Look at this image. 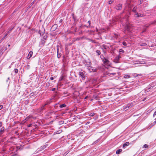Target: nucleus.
<instances>
[{
  "label": "nucleus",
  "mask_w": 156,
  "mask_h": 156,
  "mask_svg": "<svg viewBox=\"0 0 156 156\" xmlns=\"http://www.w3.org/2000/svg\"><path fill=\"white\" fill-rule=\"evenodd\" d=\"M100 140V139H98L97 140H96V141H95L94 143L93 144H96V143H97V142H98Z\"/></svg>",
  "instance_id": "obj_28"
},
{
  "label": "nucleus",
  "mask_w": 156,
  "mask_h": 156,
  "mask_svg": "<svg viewBox=\"0 0 156 156\" xmlns=\"http://www.w3.org/2000/svg\"><path fill=\"white\" fill-rule=\"evenodd\" d=\"M122 151V150L121 149H119L116 151L117 154H119Z\"/></svg>",
  "instance_id": "obj_14"
},
{
  "label": "nucleus",
  "mask_w": 156,
  "mask_h": 156,
  "mask_svg": "<svg viewBox=\"0 0 156 156\" xmlns=\"http://www.w3.org/2000/svg\"><path fill=\"white\" fill-rule=\"evenodd\" d=\"M111 74L112 75H115L116 74V73H110V75H111Z\"/></svg>",
  "instance_id": "obj_44"
},
{
  "label": "nucleus",
  "mask_w": 156,
  "mask_h": 156,
  "mask_svg": "<svg viewBox=\"0 0 156 156\" xmlns=\"http://www.w3.org/2000/svg\"><path fill=\"white\" fill-rule=\"evenodd\" d=\"M27 66H28V67H30V66H29V65H27Z\"/></svg>",
  "instance_id": "obj_52"
},
{
  "label": "nucleus",
  "mask_w": 156,
  "mask_h": 156,
  "mask_svg": "<svg viewBox=\"0 0 156 156\" xmlns=\"http://www.w3.org/2000/svg\"><path fill=\"white\" fill-rule=\"evenodd\" d=\"M80 76L82 78L83 80H84L85 79V76H84V74L82 72H80L79 73Z\"/></svg>",
  "instance_id": "obj_7"
},
{
  "label": "nucleus",
  "mask_w": 156,
  "mask_h": 156,
  "mask_svg": "<svg viewBox=\"0 0 156 156\" xmlns=\"http://www.w3.org/2000/svg\"><path fill=\"white\" fill-rule=\"evenodd\" d=\"M55 90V88H53L52 89V91H54Z\"/></svg>",
  "instance_id": "obj_47"
},
{
  "label": "nucleus",
  "mask_w": 156,
  "mask_h": 156,
  "mask_svg": "<svg viewBox=\"0 0 156 156\" xmlns=\"http://www.w3.org/2000/svg\"><path fill=\"white\" fill-rule=\"evenodd\" d=\"M29 117H27L25 119V121H27L28 119H29Z\"/></svg>",
  "instance_id": "obj_38"
},
{
  "label": "nucleus",
  "mask_w": 156,
  "mask_h": 156,
  "mask_svg": "<svg viewBox=\"0 0 156 156\" xmlns=\"http://www.w3.org/2000/svg\"><path fill=\"white\" fill-rule=\"evenodd\" d=\"M119 51L120 53H124V51L122 49H120Z\"/></svg>",
  "instance_id": "obj_23"
},
{
  "label": "nucleus",
  "mask_w": 156,
  "mask_h": 156,
  "mask_svg": "<svg viewBox=\"0 0 156 156\" xmlns=\"http://www.w3.org/2000/svg\"><path fill=\"white\" fill-rule=\"evenodd\" d=\"M136 9L137 7H134L132 10V11L135 13H136Z\"/></svg>",
  "instance_id": "obj_16"
},
{
  "label": "nucleus",
  "mask_w": 156,
  "mask_h": 156,
  "mask_svg": "<svg viewBox=\"0 0 156 156\" xmlns=\"http://www.w3.org/2000/svg\"><path fill=\"white\" fill-rule=\"evenodd\" d=\"M48 83V85L49 84V83Z\"/></svg>",
  "instance_id": "obj_54"
},
{
  "label": "nucleus",
  "mask_w": 156,
  "mask_h": 156,
  "mask_svg": "<svg viewBox=\"0 0 156 156\" xmlns=\"http://www.w3.org/2000/svg\"><path fill=\"white\" fill-rule=\"evenodd\" d=\"M91 63L90 62H86V67L87 68L88 67H90V66H91Z\"/></svg>",
  "instance_id": "obj_13"
},
{
  "label": "nucleus",
  "mask_w": 156,
  "mask_h": 156,
  "mask_svg": "<svg viewBox=\"0 0 156 156\" xmlns=\"http://www.w3.org/2000/svg\"><path fill=\"white\" fill-rule=\"evenodd\" d=\"M46 147V145H44L41 147V150H43Z\"/></svg>",
  "instance_id": "obj_22"
},
{
  "label": "nucleus",
  "mask_w": 156,
  "mask_h": 156,
  "mask_svg": "<svg viewBox=\"0 0 156 156\" xmlns=\"http://www.w3.org/2000/svg\"><path fill=\"white\" fill-rule=\"evenodd\" d=\"M156 115V111L154 112L153 114V116H154Z\"/></svg>",
  "instance_id": "obj_41"
},
{
  "label": "nucleus",
  "mask_w": 156,
  "mask_h": 156,
  "mask_svg": "<svg viewBox=\"0 0 156 156\" xmlns=\"http://www.w3.org/2000/svg\"><path fill=\"white\" fill-rule=\"evenodd\" d=\"M100 58L102 59V61L104 60L105 58L104 57L103 55H101L100 56Z\"/></svg>",
  "instance_id": "obj_19"
},
{
  "label": "nucleus",
  "mask_w": 156,
  "mask_h": 156,
  "mask_svg": "<svg viewBox=\"0 0 156 156\" xmlns=\"http://www.w3.org/2000/svg\"><path fill=\"white\" fill-rule=\"evenodd\" d=\"M121 58V57L119 55L117 56L114 59V62L115 63H118L119 59Z\"/></svg>",
  "instance_id": "obj_6"
},
{
  "label": "nucleus",
  "mask_w": 156,
  "mask_h": 156,
  "mask_svg": "<svg viewBox=\"0 0 156 156\" xmlns=\"http://www.w3.org/2000/svg\"><path fill=\"white\" fill-rule=\"evenodd\" d=\"M129 144V142H127L125 143L123 145V148H125L126 146H128Z\"/></svg>",
  "instance_id": "obj_12"
},
{
  "label": "nucleus",
  "mask_w": 156,
  "mask_h": 156,
  "mask_svg": "<svg viewBox=\"0 0 156 156\" xmlns=\"http://www.w3.org/2000/svg\"><path fill=\"white\" fill-rule=\"evenodd\" d=\"M87 98V97H85V99H86V98Z\"/></svg>",
  "instance_id": "obj_53"
},
{
  "label": "nucleus",
  "mask_w": 156,
  "mask_h": 156,
  "mask_svg": "<svg viewBox=\"0 0 156 156\" xmlns=\"http://www.w3.org/2000/svg\"><path fill=\"white\" fill-rule=\"evenodd\" d=\"M122 44L124 46H126L127 45L125 41L122 42Z\"/></svg>",
  "instance_id": "obj_32"
},
{
  "label": "nucleus",
  "mask_w": 156,
  "mask_h": 156,
  "mask_svg": "<svg viewBox=\"0 0 156 156\" xmlns=\"http://www.w3.org/2000/svg\"><path fill=\"white\" fill-rule=\"evenodd\" d=\"M148 147V145L145 144L144 145V146L143 147H145V148H146V147Z\"/></svg>",
  "instance_id": "obj_33"
},
{
  "label": "nucleus",
  "mask_w": 156,
  "mask_h": 156,
  "mask_svg": "<svg viewBox=\"0 0 156 156\" xmlns=\"http://www.w3.org/2000/svg\"><path fill=\"white\" fill-rule=\"evenodd\" d=\"M108 48V47L105 44H103L101 46V48L102 49H107Z\"/></svg>",
  "instance_id": "obj_11"
},
{
  "label": "nucleus",
  "mask_w": 156,
  "mask_h": 156,
  "mask_svg": "<svg viewBox=\"0 0 156 156\" xmlns=\"http://www.w3.org/2000/svg\"><path fill=\"white\" fill-rule=\"evenodd\" d=\"M57 57L58 58H59L61 57V55L60 54H58Z\"/></svg>",
  "instance_id": "obj_36"
},
{
  "label": "nucleus",
  "mask_w": 156,
  "mask_h": 156,
  "mask_svg": "<svg viewBox=\"0 0 156 156\" xmlns=\"http://www.w3.org/2000/svg\"><path fill=\"white\" fill-rule=\"evenodd\" d=\"M134 16L135 17H143L144 15L143 14L138 13L136 12L134 14Z\"/></svg>",
  "instance_id": "obj_5"
},
{
  "label": "nucleus",
  "mask_w": 156,
  "mask_h": 156,
  "mask_svg": "<svg viewBox=\"0 0 156 156\" xmlns=\"http://www.w3.org/2000/svg\"><path fill=\"white\" fill-rule=\"evenodd\" d=\"M104 64L107 66H110L111 63L108 59L105 58L102 61Z\"/></svg>",
  "instance_id": "obj_3"
},
{
  "label": "nucleus",
  "mask_w": 156,
  "mask_h": 156,
  "mask_svg": "<svg viewBox=\"0 0 156 156\" xmlns=\"http://www.w3.org/2000/svg\"><path fill=\"white\" fill-rule=\"evenodd\" d=\"M87 23L89 24V26L87 27H88L90 26V21H88Z\"/></svg>",
  "instance_id": "obj_35"
},
{
  "label": "nucleus",
  "mask_w": 156,
  "mask_h": 156,
  "mask_svg": "<svg viewBox=\"0 0 156 156\" xmlns=\"http://www.w3.org/2000/svg\"><path fill=\"white\" fill-rule=\"evenodd\" d=\"M3 108V106L2 105H0V110H1Z\"/></svg>",
  "instance_id": "obj_43"
},
{
  "label": "nucleus",
  "mask_w": 156,
  "mask_h": 156,
  "mask_svg": "<svg viewBox=\"0 0 156 156\" xmlns=\"http://www.w3.org/2000/svg\"><path fill=\"white\" fill-rule=\"evenodd\" d=\"M66 105L65 104H63L62 105H60L59 107L60 108H62L64 107H66Z\"/></svg>",
  "instance_id": "obj_18"
},
{
  "label": "nucleus",
  "mask_w": 156,
  "mask_h": 156,
  "mask_svg": "<svg viewBox=\"0 0 156 156\" xmlns=\"http://www.w3.org/2000/svg\"><path fill=\"white\" fill-rule=\"evenodd\" d=\"M4 130V129L3 128H3H2L1 129V130H0V134H2Z\"/></svg>",
  "instance_id": "obj_24"
},
{
  "label": "nucleus",
  "mask_w": 156,
  "mask_h": 156,
  "mask_svg": "<svg viewBox=\"0 0 156 156\" xmlns=\"http://www.w3.org/2000/svg\"><path fill=\"white\" fill-rule=\"evenodd\" d=\"M32 126V124H29L28 125V127H31V126Z\"/></svg>",
  "instance_id": "obj_42"
},
{
  "label": "nucleus",
  "mask_w": 156,
  "mask_h": 156,
  "mask_svg": "<svg viewBox=\"0 0 156 156\" xmlns=\"http://www.w3.org/2000/svg\"><path fill=\"white\" fill-rule=\"evenodd\" d=\"M113 2V1L112 0H110L108 1V4H111Z\"/></svg>",
  "instance_id": "obj_34"
},
{
  "label": "nucleus",
  "mask_w": 156,
  "mask_h": 156,
  "mask_svg": "<svg viewBox=\"0 0 156 156\" xmlns=\"http://www.w3.org/2000/svg\"><path fill=\"white\" fill-rule=\"evenodd\" d=\"M62 132V130L61 129H60V130H59L58 131H57L56 132V134H59V133H61Z\"/></svg>",
  "instance_id": "obj_21"
},
{
  "label": "nucleus",
  "mask_w": 156,
  "mask_h": 156,
  "mask_svg": "<svg viewBox=\"0 0 156 156\" xmlns=\"http://www.w3.org/2000/svg\"><path fill=\"white\" fill-rule=\"evenodd\" d=\"M51 99H50V101H47V103L46 104H45L42 107H41V109H44V107L45 106H46V105H48V104H49L51 102V101H50L51 100Z\"/></svg>",
  "instance_id": "obj_10"
},
{
  "label": "nucleus",
  "mask_w": 156,
  "mask_h": 156,
  "mask_svg": "<svg viewBox=\"0 0 156 156\" xmlns=\"http://www.w3.org/2000/svg\"><path fill=\"white\" fill-rule=\"evenodd\" d=\"M122 5L121 4H119L117 5L115 7V9L117 10H120L122 8Z\"/></svg>",
  "instance_id": "obj_8"
},
{
  "label": "nucleus",
  "mask_w": 156,
  "mask_h": 156,
  "mask_svg": "<svg viewBox=\"0 0 156 156\" xmlns=\"http://www.w3.org/2000/svg\"><path fill=\"white\" fill-rule=\"evenodd\" d=\"M103 52H104V53H106V52L104 50H103Z\"/></svg>",
  "instance_id": "obj_50"
},
{
  "label": "nucleus",
  "mask_w": 156,
  "mask_h": 156,
  "mask_svg": "<svg viewBox=\"0 0 156 156\" xmlns=\"http://www.w3.org/2000/svg\"><path fill=\"white\" fill-rule=\"evenodd\" d=\"M62 21H63V20L62 19L60 20H59V23H62Z\"/></svg>",
  "instance_id": "obj_46"
},
{
  "label": "nucleus",
  "mask_w": 156,
  "mask_h": 156,
  "mask_svg": "<svg viewBox=\"0 0 156 156\" xmlns=\"http://www.w3.org/2000/svg\"><path fill=\"white\" fill-rule=\"evenodd\" d=\"M96 52L97 55H98L101 54V51L99 50H97L96 51Z\"/></svg>",
  "instance_id": "obj_17"
},
{
  "label": "nucleus",
  "mask_w": 156,
  "mask_h": 156,
  "mask_svg": "<svg viewBox=\"0 0 156 156\" xmlns=\"http://www.w3.org/2000/svg\"><path fill=\"white\" fill-rule=\"evenodd\" d=\"M156 23V20L153 22H151L150 24H153Z\"/></svg>",
  "instance_id": "obj_27"
},
{
  "label": "nucleus",
  "mask_w": 156,
  "mask_h": 156,
  "mask_svg": "<svg viewBox=\"0 0 156 156\" xmlns=\"http://www.w3.org/2000/svg\"><path fill=\"white\" fill-rule=\"evenodd\" d=\"M8 33H7L5 34L4 35V36L3 37V38H5L7 36V35H8Z\"/></svg>",
  "instance_id": "obj_39"
},
{
  "label": "nucleus",
  "mask_w": 156,
  "mask_h": 156,
  "mask_svg": "<svg viewBox=\"0 0 156 156\" xmlns=\"http://www.w3.org/2000/svg\"><path fill=\"white\" fill-rule=\"evenodd\" d=\"M33 54V52L32 51H30L27 57V59H29L30 58H31L32 55Z\"/></svg>",
  "instance_id": "obj_9"
},
{
  "label": "nucleus",
  "mask_w": 156,
  "mask_h": 156,
  "mask_svg": "<svg viewBox=\"0 0 156 156\" xmlns=\"http://www.w3.org/2000/svg\"><path fill=\"white\" fill-rule=\"evenodd\" d=\"M134 16L135 17H143L144 15L143 14L138 13L136 12L134 14Z\"/></svg>",
  "instance_id": "obj_4"
},
{
  "label": "nucleus",
  "mask_w": 156,
  "mask_h": 156,
  "mask_svg": "<svg viewBox=\"0 0 156 156\" xmlns=\"http://www.w3.org/2000/svg\"><path fill=\"white\" fill-rule=\"evenodd\" d=\"M2 122H0V127H1L2 125Z\"/></svg>",
  "instance_id": "obj_48"
},
{
  "label": "nucleus",
  "mask_w": 156,
  "mask_h": 156,
  "mask_svg": "<svg viewBox=\"0 0 156 156\" xmlns=\"http://www.w3.org/2000/svg\"><path fill=\"white\" fill-rule=\"evenodd\" d=\"M154 123V124L156 123V121H155L154 122V123Z\"/></svg>",
  "instance_id": "obj_49"
},
{
  "label": "nucleus",
  "mask_w": 156,
  "mask_h": 156,
  "mask_svg": "<svg viewBox=\"0 0 156 156\" xmlns=\"http://www.w3.org/2000/svg\"><path fill=\"white\" fill-rule=\"evenodd\" d=\"M14 72L16 73H17L18 72V69H14Z\"/></svg>",
  "instance_id": "obj_30"
},
{
  "label": "nucleus",
  "mask_w": 156,
  "mask_h": 156,
  "mask_svg": "<svg viewBox=\"0 0 156 156\" xmlns=\"http://www.w3.org/2000/svg\"><path fill=\"white\" fill-rule=\"evenodd\" d=\"M13 28L14 27H13L12 28H10L9 30L7 32V33L8 34L13 29Z\"/></svg>",
  "instance_id": "obj_26"
},
{
  "label": "nucleus",
  "mask_w": 156,
  "mask_h": 156,
  "mask_svg": "<svg viewBox=\"0 0 156 156\" xmlns=\"http://www.w3.org/2000/svg\"><path fill=\"white\" fill-rule=\"evenodd\" d=\"M131 106V105L130 104H128L126 106V107L125 108H129Z\"/></svg>",
  "instance_id": "obj_29"
},
{
  "label": "nucleus",
  "mask_w": 156,
  "mask_h": 156,
  "mask_svg": "<svg viewBox=\"0 0 156 156\" xmlns=\"http://www.w3.org/2000/svg\"><path fill=\"white\" fill-rule=\"evenodd\" d=\"M50 79L52 80H53L54 79V78L53 77H51L50 78Z\"/></svg>",
  "instance_id": "obj_45"
},
{
  "label": "nucleus",
  "mask_w": 156,
  "mask_h": 156,
  "mask_svg": "<svg viewBox=\"0 0 156 156\" xmlns=\"http://www.w3.org/2000/svg\"><path fill=\"white\" fill-rule=\"evenodd\" d=\"M76 40H79V38H78V39H76Z\"/></svg>",
  "instance_id": "obj_51"
},
{
  "label": "nucleus",
  "mask_w": 156,
  "mask_h": 156,
  "mask_svg": "<svg viewBox=\"0 0 156 156\" xmlns=\"http://www.w3.org/2000/svg\"><path fill=\"white\" fill-rule=\"evenodd\" d=\"M143 0H140V3L139 4V5L141 4L142 3V2L143 1Z\"/></svg>",
  "instance_id": "obj_37"
},
{
  "label": "nucleus",
  "mask_w": 156,
  "mask_h": 156,
  "mask_svg": "<svg viewBox=\"0 0 156 156\" xmlns=\"http://www.w3.org/2000/svg\"><path fill=\"white\" fill-rule=\"evenodd\" d=\"M65 79V76H62L59 78V81H61L64 80Z\"/></svg>",
  "instance_id": "obj_15"
},
{
  "label": "nucleus",
  "mask_w": 156,
  "mask_h": 156,
  "mask_svg": "<svg viewBox=\"0 0 156 156\" xmlns=\"http://www.w3.org/2000/svg\"><path fill=\"white\" fill-rule=\"evenodd\" d=\"M130 77V76L128 75H125L124 76L125 78H129Z\"/></svg>",
  "instance_id": "obj_20"
},
{
  "label": "nucleus",
  "mask_w": 156,
  "mask_h": 156,
  "mask_svg": "<svg viewBox=\"0 0 156 156\" xmlns=\"http://www.w3.org/2000/svg\"><path fill=\"white\" fill-rule=\"evenodd\" d=\"M34 1L33 2H32V3H31V5L30 6H29V7H29V8H30V7L32 5H33V4H34Z\"/></svg>",
  "instance_id": "obj_40"
},
{
  "label": "nucleus",
  "mask_w": 156,
  "mask_h": 156,
  "mask_svg": "<svg viewBox=\"0 0 156 156\" xmlns=\"http://www.w3.org/2000/svg\"><path fill=\"white\" fill-rule=\"evenodd\" d=\"M131 26L130 24H126L125 26V31H126V30L128 32H130L131 30Z\"/></svg>",
  "instance_id": "obj_1"
},
{
  "label": "nucleus",
  "mask_w": 156,
  "mask_h": 156,
  "mask_svg": "<svg viewBox=\"0 0 156 156\" xmlns=\"http://www.w3.org/2000/svg\"><path fill=\"white\" fill-rule=\"evenodd\" d=\"M94 115V113H92L89 114V116H93Z\"/></svg>",
  "instance_id": "obj_25"
},
{
  "label": "nucleus",
  "mask_w": 156,
  "mask_h": 156,
  "mask_svg": "<svg viewBox=\"0 0 156 156\" xmlns=\"http://www.w3.org/2000/svg\"><path fill=\"white\" fill-rule=\"evenodd\" d=\"M87 69L89 72H94L96 70L95 68L91 66L87 68Z\"/></svg>",
  "instance_id": "obj_2"
},
{
  "label": "nucleus",
  "mask_w": 156,
  "mask_h": 156,
  "mask_svg": "<svg viewBox=\"0 0 156 156\" xmlns=\"http://www.w3.org/2000/svg\"><path fill=\"white\" fill-rule=\"evenodd\" d=\"M147 45V44L146 43H142L140 45L141 46H145Z\"/></svg>",
  "instance_id": "obj_31"
},
{
  "label": "nucleus",
  "mask_w": 156,
  "mask_h": 156,
  "mask_svg": "<svg viewBox=\"0 0 156 156\" xmlns=\"http://www.w3.org/2000/svg\"><path fill=\"white\" fill-rule=\"evenodd\" d=\"M47 85H48V83L47 84Z\"/></svg>",
  "instance_id": "obj_55"
}]
</instances>
